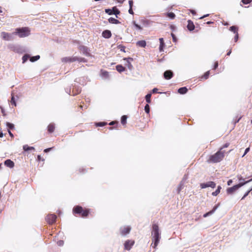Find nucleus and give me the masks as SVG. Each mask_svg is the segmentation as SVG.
Wrapping results in <instances>:
<instances>
[{"label":"nucleus","mask_w":252,"mask_h":252,"mask_svg":"<svg viewBox=\"0 0 252 252\" xmlns=\"http://www.w3.org/2000/svg\"><path fill=\"white\" fill-rule=\"evenodd\" d=\"M241 119V117H240L236 122L235 123H238L240 120Z\"/></svg>","instance_id":"64"},{"label":"nucleus","mask_w":252,"mask_h":252,"mask_svg":"<svg viewBox=\"0 0 252 252\" xmlns=\"http://www.w3.org/2000/svg\"><path fill=\"white\" fill-rule=\"evenodd\" d=\"M23 148L25 151H28L31 150H34V148L33 147H30L28 145H24Z\"/></svg>","instance_id":"25"},{"label":"nucleus","mask_w":252,"mask_h":252,"mask_svg":"<svg viewBox=\"0 0 252 252\" xmlns=\"http://www.w3.org/2000/svg\"><path fill=\"white\" fill-rule=\"evenodd\" d=\"M216 183L213 181L208 182L206 183H201L200 185L201 189H205L208 187L214 189L216 187Z\"/></svg>","instance_id":"9"},{"label":"nucleus","mask_w":252,"mask_h":252,"mask_svg":"<svg viewBox=\"0 0 252 252\" xmlns=\"http://www.w3.org/2000/svg\"><path fill=\"white\" fill-rule=\"evenodd\" d=\"M171 36L172 37L173 41L174 42H176V38L175 35L173 33H171Z\"/></svg>","instance_id":"53"},{"label":"nucleus","mask_w":252,"mask_h":252,"mask_svg":"<svg viewBox=\"0 0 252 252\" xmlns=\"http://www.w3.org/2000/svg\"><path fill=\"white\" fill-rule=\"evenodd\" d=\"M124 60L126 61L127 63V66L129 68H130L132 67V65L130 62V61H132L133 59L131 58H124Z\"/></svg>","instance_id":"26"},{"label":"nucleus","mask_w":252,"mask_h":252,"mask_svg":"<svg viewBox=\"0 0 252 252\" xmlns=\"http://www.w3.org/2000/svg\"><path fill=\"white\" fill-rule=\"evenodd\" d=\"M232 183V180H229L227 182V185L228 186H230L231 185V184Z\"/></svg>","instance_id":"56"},{"label":"nucleus","mask_w":252,"mask_h":252,"mask_svg":"<svg viewBox=\"0 0 252 252\" xmlns=\"http://www.w3.org/2000/svg\"><path fill=\"white\" fill-rule=\"evenodd\" d=\"M214 22H211V21H208L206 23L207 24H213Z\"/></svg>","instance_id":"63"},{"label":"nucleus","mask_w":252,"mask_h":252,"mask_svg":"<svg viewBox=\"0 0 252 252\" xmlns=\"http://www.w3.org/2000/svg\"><path fill=\"white\" fill-rule=\"evenodd\" d=\"M4 164L7 167L13 168L14 166V163L10 159H7L4 161Z\"/></svg>","instance_id":"16"},{"label":"nucleus","mask_w":252,"mask_h":252,"mask_svg":"<svg viewBox=\"0 0 252 252\" xmlns=\"http://www.w3.org/2000/svg\"><path fill=\"white\" fill-rule=\"evenodd\" d=\"M6 126L9 130L13 129L14 128V125L13 124L10 123L9 122L6 123Z\"/></svg>","instance_id":"37"},{"label":"nucleus","mask_w":252,"mask_h":252,"mask_svg":"<svg viewBox=\"0 0 252 252\" xmlns=\"http://www.w3.org/2000/svg\"><path fill=\"white\" fill-rule=\"evenodd\" d=\"M1 38L4 40H10L12 39L11 35L10 33L2 32L0 33Z\"/></svg>","instance_id":"12"},{"label":"nucleus","mask_w":252,"mask_h":252,"mask_svg":"<svg viewBox=\"0 0 252 252\" xmlns=\"http://www.w3.org/2000/svg\"><path fill=\"white\" fill-rule=\"evenodd\" d=\"M230 145L229 143H226L224 144L222 147H221L220 149H221V151H223V149L225 148H227Z\"/></svg>","instance_id":"41"},{"label":"nucleus","mask_w":252,"mask_h":252,"mask_svg":"<svg viewBox=\"0 0 252 252\" xmlns=\"http://www.w3.org/2000/svg\"><path fill=\"white\" fill-rule=\"evenodd\" d=\"M136 45L141 47H145L146 46V42L145 40H140L136 42Z\"/></svg>","instance_id":"19"},{"label":"nucleus","mask_w":252,"mask_h":252,"mask_svg":"<svg viewBox=\"0 0 252 252\" xmlns=\"http://www.w3.org/2000/svg\"><path fill=\"white\" fill-rule=\"evenodd\" d=\"M72 212L75 215L78 214L81 217L86 218L90 212V209L84 208L80 206L77 205L73 207Z\"/></svg>","instance_id":"3"},{"label":"nucleus","mask_w":252,"mask_h":252,"mask_svg":"<svg viewBox=\"0 0 252 252\" xmlns=\"http://www.w3.org/2000/svg\"><path fill=\"white\" fill-rule=\"evenodd\" d=\"M251 191V190L248 191L244 195V196L242 198V199H244L250 193Z\"/></svg>","instance_id":"50"},{"label":"nucleus","mask_w":252,"mask_h":252,"mask_svg":"<svg viewBox=\"0 0 252 252\" xmlns=\"http://www.w3.org/2000/svg\"><path fill=\"white\" fill-rule=\"evenodd\" d=\"M76 61L78 62H83V63H86L87 62V60L84 58H79L76 57Z\"/></svg>","instance_id":"32"},{"label":"nucleus","mask_w":252,"mask_h":252,"mask_svg":"<svg viewBox=\"0 0 252 252\" xmlns=\"http://www.w3.org/2000/svg\"><path fill=\"white\" fill-rule=\"evenodd\" d=\"M208 15H209V14H207V15H204L203 16H202L201 17H200V19H203L204 17H206L208 16Z\"/></svg>","instance_id":"61"},{"label":"nucleus","mask_w":252,"mask_h":252,"mask_svg":"<svg viewBox=\"0 0 252 252\" xmlns=\"http://www.w3.org/2000/svg\"><path fill=\"white\" fill-rule=\"evenodd\" d=\"M225 157V151H221V149L217 152L215 154L211 155L207 161L208 163H216L220 162L223 160Z\"/></svg>","instance_id":"2"},{"label":"nucleus","mask_w":252,"mask_h":252,"mask_svg":"<svg viewBox=\"0 0 252 252\" xmlns=\"http://www.w3.org/2000/svg\"><path fill=\"white\" fill-rule=\"evenodd\" d=\"M8 132L9 134L10 135V136L12 138H13L14 137L13 134L11 133V132L10 131V130L9 129H8Z\"/></svg>","instance_id":"55"},{"label":"nucleus","mask_w":252,"mask_h":252,"mask_svg":"<svg viewBox=\"0 0 252 252\" xmlns=\"http://www.w3.org/2000/svg\"><path fill=\"white\" fill-rule=\"evenodd\" d=\"M210 75V71H208L207 72H206L203 75H202L201 77V79H207L209 77V76Z\"/></svg>","instance_id":"34"},{"label":"nucleus","mask_w":252,"mask_h":252,"mask_svg":"<svg viewBox=\"0 0 252 252\" xmlns=\"http://www.w3.org/2000/svg\"><path fill=\"white\" fill-rule=\"evenodd\" d=\"M238 38H239V34H238V33H237L235 34V35L234 37V42H236L238 41Z\"/></svg>","instance_id":"46"},{"label":"nucleus","mask_w":252,"mask_h":252,"mask_svg":"<svg viewBox=\"0 0 252 252\" xmlns=\"http://www.w3.org/2000/svg\"><path fill=\"white\" fill-rule=\"evenodd\" d=\"M116 70L120 73H121L126 70V68L122 65L119 64L116 66Z\"/></svg>","instance_id":"20"},{"label":"nucleus","mask_w":252,"mask_h":252,"mask_svg":"<svg viewBox=\"0 0 252 252\" xmlns=\"http://www.w3.org/2000/svg\"><path fill=\"white\" fill-rule=\"evenodd\" d=\"M144 110L145 111V112L147 113H149L150 112V106L148 104H146L145 106V108H144Z\"/></svg>","instance_id":"43"},{"label":"nucleus","mask_w":252,"mask_h":252,"mask_svg":"<svg viewBox=\"0 0 252 252\" xmlns=\"http://www.w3.org/2000/svg\"><path fill=\"white\" fill-rule=\"evenodd\" d=\"M131 230V227L129 226H123L120 228V233L123 236L126 235L128 234Z\"/></svg>","instance_id":"10"},{"label":"nucleus","mask_w":252,"mask_h":252,"mask_svg":"<svg viewBox=\"0 0 252 252\" xmlns=\"http://www.w3.org/2000/svg\"><path fill=\"white\" fill-rule=\"evenodd\" d=\"M105 12L108 14L109 15H112L113 14V11L112 10L110 9H106L105 10Z\"/></svg>","instance_id":"44"},{"label":"nucleus","mask_w":252,"mask_h":252,"mask_svg":"<svg viewBox=\"0 0 252 252\" xmlns=\"http://www.w3.org/2000/svg\"><path fill=\"white\" fill-rule=\"evenodd\" d=\"M102 35L103 37L105 38H109L110 37H111L112 34L110 31L105 30L102 32Z\"/></svg>","instance_id":"14"},{"label":"nucleus","mask_w":252,"mask_h":252,"mask_svg":"<svg viewBox=\"0 0 252 252\" xmlns=\"http://www.w3.org/2000/svg\"><path fill=\"white\" fill-rule=\"evenodd\" d=\"M158 89L157 88H154L153 89L152 92L153 93H158Z\"/></svg>","instance_id":"54"},{"label":"nucleus","mask_w":252,"mask_h":252,"mask_svg":"<svg viewBox=\"0 0 252 252\" xmlns=\"http://www.w3.org/2000/svg\"><path fill=\"white\" fill-rule=\"evenodd\" d=\"M159 42H160L159 50L160 52H162V51H163V48H164V47L165 46V44H164V40H163V38H160L159 39Z\"/></svg>","instance_id":"18"},{"label":"nucleus","mask_w":252,"mask_h":252,"mask_svg":"<svg viewBox=\"0 0 252 252\" xmlns=\"http://www.w3.org/2000/svg\"><path fill=\"white\" fill-rule=\"evenodd\" d=\"M101 75L103 77L107 78L109 76V73L107 71H101Z\"/></svg>","instance_id":"38"},{"label":"nucleus","mask_w":252,"mask_h":252,"mask_svg":"<svg viewBox=\"0 0 252 252\" xmlns=\"http://www.w3.org/2000/svg\"><path fill=\"white\" fill-rule=\"evenodd\" d=\"M231 53V50H230L227 53V56H229Z\"/></svg>","instance_id":"60"},{"label":"nucleus","mask_w":252,"mask_h":252,"mask_svg":"<svg viewBox=\"0 0 252 252\" xmlns=\"http://www.w3.org/2000/svg\"><path fill=\"white\" fill-rule=\"evenodd\" d=\"M107 125L106 122H98L95 123V125L96 126H103Z\"/></svg>","instance_id":"35"},{"label":"nucleus","mask_w":252,"mask_h":252,"mask_svg":"<svg viewBox=\"0 0 252 252\" xmlns=\"http://www.w3.org/2000/svg\"><path fill=\"white\" fill-rule=\"evenodd\" d=\"M252 180V179L250 180L249 181H246L245 183H240L238 185L233 186L232 187H230V188L227 189H226L227 194H231L233 193L235 191H236L238 189H239L242 186H243L245 184L250 182Z\"/></svg>","instance_id":"5"},{"label":"nucleus","mask_w":252,"mask_h":252,"mask_svg":"<svg viewBox=\"0 0 252 252\" xmlns=\"http://www.w3.org/2000/svg\"><path fill=\"white\" fill-rule=\"evenodd\" d=\"M51 148L46 149H45V150H44V152L45 153H47V152H49V151L51 150Z\"/></svg>","instance_id":"57"},{"label":"nucleus","mask_w":252,"mask_h":252,"mask_svg":"<svg viewBox=\"0 0 252 252\" xmlns=\"http://www.w3.org/2000/svg\"><path fill=\"white\" fill-rule=\"evenodd\" d=\"M118 124V122H116V121H112V122H110V123L109 124V125L110 126H112V125H115V124Z\"/></svg>","instance_id":"52"},{"label":"nucleus","mask_w":252,"mask_h":252,"mask_svg":"<svg viewBox=\"0 0 252 252\" xmlns=\"http://www.w3.org/2000/svg\"><path fill=\"white\" fill-rule=\"evenodd\" d=\"M218 67V63L217 62L215 63L213 69H216Z\"/></svg>","instance_id":"51"},{"label":"nucleus","mask_w":252,"mask_h":252,"mask_svg":"<svg viewBox=\"0 0 252 252\" xmlns=\"http://www.w3.org/2000/svg\"><path fill=\"white\" fill-rule=\"evenodd\" d=\"M108 21L109 23H112V24H120V22L119 20L116 19L115 18H112V17H110V18H109Z\"/></svg>","instance_id":"21"},{"label":"nucleus","mask_w":252,"mask_h":252,"mask_svg":"<svg viewBox=\"0 0 252 252\" xmlns=\"http://www.w3.org/2000/svg\"><path fill=\"white\" fill-rule=\"evenodd\" d=\"M29 58H30V56L29 55H25L23 57H22V60H23V63H25L27 60L28 59H29Z\"/></svg>","instance_id":"40"},{"label":"nucleus","mask_w":252,"mask_h":252,"mask_svg":"<svg viewBox=\"0 0 252 252\" xmlns=\"http://www.w3.org/2000/svg\"><path fill=\"white\" fill-rule=\"evenodd\" d=\"M118 48L120 50V51L123 52H126V51H125V49H126V47L123 45H119L118 46Z\"/></svg>","instance_id":"39"},{"label":"nucleus","mask_w":252,"mask_h":252,"mask_svg":"<svg viewBox=\"0 0 252 252\" xmlns=\"http://www.w3.org/2000/svg\"><path fill=\"white\" fill-rule=\"evenodd\" d=\"M229 30L235 34L237 33H238V27H237L236 26H233L230 27L229 28Z\"/></svg>","instance_id":"23"},{"label":"nucleus","mask_w":252,"mask_h":252,"mask_svg":"<svg viewBox=\"0 0 252 252\" xmlns=\"http://www.w3.org/2000/svg\"><path fill=\"white\" fill-rule=\"evenodd\" d=\"M218 206H219V205H216L215 206H214V207L211 211L206 213L208 216L213 214L215 212V211L216 210V209L218 208Z\"/></svg>","instance_id":"28"},{"label":"nucleus","mask_w":252,"mask_h":252,"mask_svg":"<svg viewBox=\"0 0 252 252\" xmlns=\"http://www.w3.org/2000/svg\"><path fill=\"white\" fill-rule=\"evenodd\" d=\"M164 77L165 79H170L173 76V72L171 70H166L164 72Z\"/></svg>","instance_id":"13"},{"label":"nucleus","mask_w":252,"mask_h":252,"mask_svg":"<svg viewBox=\"0 0 252 252\" xmlns=\"http://www.w3.org/2000/svg\"><path fill=\"white\" fill-rule=\"evenodd\" d=\"M57 217L54 214L48 215L46 218L47 223L49 224H52L56 221Z\"/></svg>","instance_id":"7"},{"label":"nucleus","mask_w":252,"mask_h":252,"mask_svg":"<svg viewBox=\"0 0 252 252\" xmlns=\"http://www.w3.org/2000/svg\"><path fill=\"white\" fill-rule=\"evenodd\" d=\"M133 24L137 29L139 30H141L142 29V28L140 25L136 24L135 22H133Z\"/></svg>","instance_id":"42"},{"label":"nucleus","mask_w":252,"mask_h":252,"mask_svg":"<svg viewBox=\"0 0 252 252\" xmlns=\"http://www.w3.org/2000/svg\"><path fill=\"white\" fill-rule=\"evenodd\" d=\"M128 3H129V7L132 8L133 3L132 0H129Z\"/></svg>","instance_id":"49"},{"label":"nucleus","mask_w":252,"mask_h":252,"mask_svg":"<svg viewBox=\"0 0 252 252\" xmlns=\"http://www.w3.org/2000/svg\"><path fill=\"white\" fill-rule=\"evenodd\" d=\"M221 189V187L220 186H219L218 187L217 189L216 190V191H214L212 193V195L213 196L218 195L220 193Z\"/></svg>","instance_id":"24"},{"label":"nucleus","mask_w":252,"mask_h":252,"mask_svg":"<svg viewBox=\"0 0 252 252\" xmlns=\"http://www.w3.org/2000/svg\"><path fill=\"white\" fill-rule=\"evenodd\" d=\"M40 56L39 55H37L35 56L32 57L30 58V61L32 62H34L35 61H37L38 59H39Z\"/></svg>","instance_id":"30"},{"label":"nucleus","mask_w":252,"mask_h":252,"mask_svg":"<svg viewBox=\"0 0 252 252\" xmlns=\"http://www.w3.org/2000/svg\"><path fill=\"white\" fill-rule=\"evenodd\" d=\"M151 94H147L146 96H145V99H146V102L148 103H151Z\"/></svg>","instance_id":"33"},{"label":"nucleus","mask_w":252,"mask_h":252,"mask_svg":"<svg viewBox=\"0 0 252 252\" xmlns=\"http://www.w3.org/2000/svg\"><path fill=\"white\" fill-rule=\"evenodd\" d=\"M178 92L179 94H183L188 92V89L185 87H182L178 89Z\"/></svg>","instance_id":"22"},{"label":"nucleus","mask_w":252,"mask_h":252,"mask_svg":"<svg viewBox=\"0 0 252 252\" xmlns=\"http://www.w3.org/2000/svg\"><path fill=\"white\" fill-rule=\"evenodd\" d=\"M10 103L11 105H14V106H16V101L14 98V96L13 94H11V99L10 100Z\"/></svg>","instance_id":"31"},{"label":"nucleus","mask_w":252,"mask_h":252,"mask_svg":"<svg viewBox=\"0 0 252 252\" xmlns=\"http://www.w3.org/2000/svg\"><path fill=\"white\" fill-rule=\"evenodd\" d=\"M3 136V134L2 132L0 131V137H2Z\"/></svg>","instance_id":"62"},{"label":"nucleus","mask_w":252,"mask_h":252,"mask_svg":"<svg viewBox=\"0 0 252 252\" xmlns=\"http://www.w3.org/2000/svg\"><path fill=\"white\" fill-rule=\"evenodd\" d=\"M151 234L152 241L151 246L154 249H156L160 239V233L159 232V227L158 224H153Z\"/></svg>","instance_id":"1"},{"label":"nucleus","mask_w":252,"mask_h":252,"mask_svg":"<svg viewBox=\"0 0 252 252\" xmlns=\"http://www.w3.org/2000/svg\"><path fill=\"white\" fill-rule=\"evenodd\" d=\"M127 116L123 115L121 118V123L123 125H125L126 124Z\"/></svg>","instance_id":"27"},{"label":"nucleus","mask_w":252,"mask_h":252,"mask_svg":"<svg viewBox=\"0 0 252 252\" xmlns=\"http://www.w3.org/2000/svg\"><path fill=\"white\" fill-rule=\"evenodd\" d=\"M55 129V125L54 123H50L47 126V131L51 133L53 132Z\"/></svg>","instance_id":"15"},{"label":"nucleus","mask_w":252,"mask_h":252,"mask_svg":"<svg viewBox=\"0 0 252 252\" xmlns=\"http://www.w3.org/2000/svg\"><path fill=\"white\" fill-rule=\"evenodd\" d=\"M251 1L252 0H242V2L245 4H249L251 3Z\"/></svg>","instance_id":"45"},{"label":"nucleus","mask_w":252,"mask_h":252,"mask_svg":"<svg viewBox=\"0 0 252 252\" xmlns=\"http://www.w3.org/2000/svg\"><path fill=\"white\" fill-rule=\"evenodd\" d=\"M249 151H250V148L248 147V148H246L245 151V153L242 157H244Z\"/></svg>","instance_id":"47"},{"label":"nucleus","mask_w":252,"mask_h":252,"mask_svg":"<svg viewBox=\"0 0 252 252\" xmlns=\"http://www.w3.org/2000/svg\"><path fill=\"white\" fill-rule=\"evenodd\" d=\"M128 12L129 14L133 15L134 14V12L132 10V8L129 7V9L128 10Z\"/></svg>","instance_id":"48"},{"label":"nucleus","mask_w":252,"mask_h":252,"mask_svg":"<svg viewBox=\"0 0 252 252\" xmlns=\"http://www.w3.org/2000/svg\"><path fill=\"white\" fill-rule=\"evenodd\" d=\"M167 16L170 19H174L175 17V15L173 12H169L167 13Z\"/></svg>","instance_id":"36"},{"label":"nucleus","mask_w":252,"mask_h":252,"mask_svg":"<svg viewBox=\"0 0 252 252\" xmlns=\"http://www.w3.org/2000/svg\"><path fill=\"white\" fill-rule=\"evenodd\" d=\"M37 159H38V160H39H39H41V156H40L38 155V156H37Z\"/></svg>","instance_id":"59"},{"label":"nucleus","mask_w":252,"mask_h":252,"mask_svg":"<svg viewBox=\"0 0 252 252\" xmlns=\"http://www.w3.org/2000/svg\"><path fill=\"white\" fill-rule=\"evenodd\" d=\"M135 241L133 240H127L124 243L125 250L129 251L134 245Z\"/></svg>","instance_id":"8"},{"label":"nucleus","mask_w":252,"mask_h":252,"mask_svg":"<svg viewBox=\"0 0 252 252\" xmlns=\"http://www.w3.org/2000/svg\"><path fill=\"white\" fill-rule=\"evenodd\" d=\"M31 31L28 27H22L16 28L13 34L17 35L20 38H23L29 36L30 34Z\"/></svg>","instance_id":"4"},{"label":"nucleus","mask_w":252,"mask_h":252,"mask_svg":"<svg viewBox=\"0 0 252 252\" xmlns=\"http://www.w3.org/2000/svg\"><path fill=\"white\" fill-rule=\"evenodd\" d=\"M188 29L190 31H193L195 28L193 23L191 20H188Z\"/></svg>","instance_id":"17"},{"label":"nucleus","mask_w":252,"mask_h":252,"mask_svg":"<svg viewBox=\"0 0 252 252\" xmlns=\"http://www.w3.org/2000/svg\"><path fill=\"white\" fill-rule=\"evenodd\" d=\"M78 49L81 53L87 57H92V55L90 53V50L88 47L84 45H80Z\"/></svg>","instance_id":"6"},{"label":"nucleus","mask_w":252,"mask_h":252,"mask_svg":"<svg viewBox=\"0 0 252 252\" xmlns=\"http://www.w3.org/2000/svg\"><path fill=\"white\" fill-rule=\"evenodd\" d=\"M62 61L63 63H72L76 61V57H66L62 59Z\"/></svg>","instance_id":"11"},{"label":"nucleus","mask_w":252,"mask_h":252,"mask_svg":"<svg viewBox=\"0 0 252 252\" xmlns=\"http://www.w3.org/2000/svg\"><path fill=\"white\" fill-rule=\"evenodd\" d=\"M112 11H113V14H115L116 15L119 14L120 13V11L119 10V9L116 6H114L113 7Z\"/></svg>","instance_id":"29"},{"label":"nucleus","mask_w":252,"mask_h":252,"mask_svg":"<svg viewBox=\"0 0 252 252\" xmlns=\"http://www.w3.org/2000/svg\"><path fill=\"white\" fill-rule=\"evenodd\" d=\"M118 2L123 3L125 0H116Z\"/></svg>","instance_id":"58"}]
</instances>
